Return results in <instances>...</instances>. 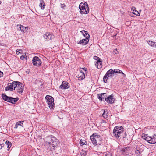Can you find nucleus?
I'll list each match as a JSON object with an SVG mask.
<instances>
[{"label": "nucleus", "instance_id": "f257e3e1", "mask_svg": "<svg viewBox=\"0 0 156 156\" xmlns=\"http://www.w3.org/2000/svg\"><path fill=\"white\" fill-rule=\"evenodd\" d=\"M47 141L49 147H50V150L52 151L55 149V148L57 145L58 140L53 136L48 137L47 138Z\"/></svg>", "mask_w": 156, "mask_h": 156}, {"label": "nucleus", "instance_id": "f03ea898", "mask_svg": "<svg viewBox=\"0 0 156 156\" xmlns=\"http://www.w3.org/2000/svg\"><path fill=\"white\" fill-rule=\"evenodd\" d=\"M80 12L81 14H86L89 12V8L86 2L81 3L79 5Z\"/></svg>", "mask_w": 156, "mask_h": 156}, {"label": "nucleus", "instance_id": "7ed1b4c3", "mask_svg": "<svg viewBox=\"0 0 156 156\" xmlns=\"http://www.w3.org/2000/svg\"><path fill=\"white\" fill-rule=\"evenodd\" d=\"M142 137L148 143L151 144L156 143V135L155 134L152 136H148L145 134H143Z\"/></svg>", "mask_w": 156, "mask_h": 156}, {"label": "nucleus", "instance_id": "20e7f679", "mask_svg": "<svg viewBox=\"0 0 156 156\" xmlns=\"http://www.w3.org/2000/svg\"><path fill=\"white\" fill-rule=\"evenodd\" d=\"M46 102L48 106L50 109H53L54 108V98L51 96L47 95L45 97Z\"/></svg>", "mask_w": 156, "mask_h": 156}, {"label": "nucleus", "instance_id": "39448f33", "mask_svg": "<svg viewBox=\"0 0 156 156\" xmlns=\"http://www.w3.org/2000/svg\"><path fill=\"white\" fill-rule=\"evenodd\" d=\"M2 96L3 99L4 100L12 104H15L18 100V99L17 98H13L11 97H8L4 94H2Z\"/></svg>", "mask_w": 156, "mask_h": 156}, {"label": "nucleus", "instance_id": "423d86ee", "mask_svg": "<svg viewBox=\"0 0 156 156\" xmlns=\"http://www.w3.org/2000/svg\"><path fill=\"white\" fill-rule=\"evenodd\" d=\"M24 86L20 82L16 81L15 86V89L18 93L21 94L23 90Z\"/></svg>", "mask_w": 156, "mask_h": 156}, {"label": "nucleus", "instance_id": "0eeeda50", "mask_svg": "<svg viewBox=\"0 0 156 156\" xmlns=\"http://www.w3.org/2000/svg\"><path fill=\"white\" fill-rule=\"evenodd\" d=\"M114 73L115 71L111 69L108 71L104 76L103 79L104 82L106 83L108 78L112 76Z\"/></svg>", "mask_w": 156, "mask_h": 156}, {"label": "nucleus", "instance_id": "6e6552de", "mask_svg": "<svg viewBox=\"0 0 156 156\" xmlns=\"http://www.w3.org/2000/svg\"><path fill=\"white\" fill-rule=\"evenodd\" d=\"M32 61L33 64L37 66H40L42 63L40 59L37 56H35L33 57Z\"/></svg>", "mask_w": 156, "mask_h": 156}, {"label": "nucleus", "instance_id": "1a4fd4ad", "mask_svg": "<svg viewBox=\"0 0 156 156\" xmlns=\"http://www.w3.org/2000/svg\"><path fill=\"white\" fill-rule=\"evenodd\" d=\"M16 81H13L12 83H9L7 87L5 89V91L7 90H13L15 89V86L16 83Z\"/></svg>", "mask_w": 156, "mask_h": 156}, {"label": "nucleus", "instance_id": "9d476101", "mask_svg": "<svg viewBox=\"0 0 156 156\" xmlns=\"http://www.w3.org/2000/svg\"><path fill=\"white\" fill-rule=\"evenodd\" d=\"M105 100L108 103L112 104L114 103L115 98H114V95L112 94L105 98Z\"/></svg>", "mask_w": 156, "mask_h": 156}, {"label": "nucleus", "instance_id": "9b49d317", "mask_svg": "<svg viewBox=\"0 0 156 156\" xmlns=\"http://www.w3.org/2000/svg\"><path fill=\"white\" fill-rule=\"evenodd\" d=\"M43 37L45 41H48L52 40L54 38V36L50 33L47 32L44 35Z\"/></svg>", "mask_w": 156, "mask_h": 156}, {"label": "nucleus", "instance_id": "f8f14e48", "mask_svg": "<svg viewBox=\"0 0 156 156\" xmlns=\"http://www.w3.org/2000/svg\"><path fill=\"white\" fill-rule=\"evenodd\" d=\"M76 76L79 78V80H82L85 77L84 72H83L82 70H80Z\"/></svg>", "mask_w": 156, "mask_h": 156}, {"label": "nucleus", "instance_id": "ddd939ff", "mask_svg": "<svg viewBox=\"0 0 156 156\" xmlns=\"http://www.w3.org/2000/svg\"><path fill=\"white\" fill-rule=\"evenodd\" d=\"M89 39L88 38L82 39L80 41H77V43L79 44H80L83 45H86L88 42Z\"/></svg>", "mask_w": 156, "mask_h": 156}, {"label": "nucleus", "instance_id": "4468645a", "mask_svg": "<svg viewBox=\"0 0 156 156\" xmlns=\"http://www.w3.org/2000/svg\"><path fill=\"white\" fill-rule=\"evenodd\" d=\"M69 87V84L67 82L63 81L59 87L62 89H68Z\"/></svg>", "mask_w": 156, "mask_h": 156}, {"label": "nucleus", "instance_id": "2eb2a0df", "mask_svg": "<svg viewBox=\"0 0 156 156\" xmlns=\"http://www.w3.org/2000/svg\"><path fill=\"white\" fill-rule=\"evenodd\" d=\"M17 27L18 30H19L20 29L21 31L23 33H25L28 30V27L21 25H17Z\"/></svg>", "mask_w": 156, "mask_h": 156}, {"label": "nucleus", "instance_id": "dca6fc26", "mask_svg": "<svg viewBox=\"0 0 156 156\" xmlns=\"http://www.w3.org/2000/svg\"><path fill=\"white\" fill-rule=\"evenodd\" d=\"M123 128L122 126H116L114 128L113 130V132H119V131H121V133H122L123 132Z\"/></svg>", "mask_w": 156, "mask_h": 156}, {"label": "nucleus", "instance_id": "f3484780", "mask_svg": "<svg viewBox=\"0 0 156 156\" xmlns=\"http://www.w3.org/2000/svg\"><path fill=\"white\" fill-rule=\"evenodd\" d=\"M121 131H119V132H113V135L116 139H118L119 137L121 135Z\"/></svg>", "mask_w": 156, "mask_h": 156}, {"label": "nucleus", "instance_id": "a211bd4d", "mask_svg": "<svg viewBox=\"0 0 156 156\" xmlns=\"http://www.w3.org/2000/svg\"><path fill=\"white\" fill-rule=\"evenodd\" d=\"M102 63L101 59H100L97 61L96 63L95 64L96 66L98 69H101L102 66Z\"/></svg>", "mask_w": 156, "mask_h": 156}, {"label": "nucleus", "instance_id": "6ab92c4d", "mask_svg": "<svg viewBox=\"0 0 156 156\" xmlns=\"http://www.w3.org/2000/svg\"><path fill=\"white\" fill-rule=\"evenodd\" d=\"M80 32L83 34V36L85 37H86V38H88V39H89V35L88 34V33H87V31H85L84 30H83L82 31H81Z\"/></svg>", "mask_w": 156, "mask_h": 156}, {"label": "nucleus", "instance_id": "aec40b11", "mask_svg": "<svg viewBox=\"0 0 156 156\" xmlns=\"http://www.w3.org/2000/svg\"><path fill=\"white\" fill-rule=\"evenodd\" d=\"M106 94L105 93L99 94H98V98L100 101H102L105 97V95Z\"/></svg>", "mask_w": 156, "mask_h": 156}, {"label": "nucleus", "instance_id": "412c9836", "mask_svg": "<svg viewBox=\"0 0 156 156\" xmlns=\"http://www.w3.org/2000/svg\"><path fill=\"white\" fill-rule=\"evenodd\" d=\"M23 121H20L17 122L14 128L17 129L18 127L19 126H20L23 127Z\"/></svg>", "mask_w": 156, "mask_h": 156}, {"label": "nucleus", "instance_id": "4be33fe9", "mask_svg": "<svg viewBox=\"0 0 156 156\" xmlns=\"http://www.w3.org/2000/svg\"><path fill=\"white\" fill-rule=\"evenodd\" d=\"M40 3L39 6L42 9H44L45 8V3L43 0H40Z\"/></svg>", "mask_w": 156, "mask_h": 156}, {"label": "nucleus", "instance_id": "5701e85b", "mask_svg": "<svg viewBox=\"0 0 156 156\" xmlns=\"http://www.w3.org/2000/svg\"><path fill=\"white\" fill-rule=\"evenodd\" d=\"M93 136H90V139L92 142L93 144L94 145H96L97 144L96 138H94Z\"/></svg>", "mask_w": 156, "mask_h": 156}, {"label": "nucleus", "instance_id": "b1692460", "mask_svg": "<svg viewBox=\"0 0 156 156\" xmlns=\"http://www.w3.org/2000/svg\"><path fill=\"white\" fill-rule=\"evenodd\" d=\"M148 44L152 47L154 46L156 47V42H153L151 41H148L147 42Z\"/></svg>", "mask_w": 156, "mask_h": 156}, {"label": "nucleus", "instance_id": "393cba45", "mask_svg": "<svg viewBox=\"0 0 156 156\" xmlns=\"http://www.w3.org/2000/svg\"><path fill=\"white\" fill-rule=\"evenodd\" d=\"M113 71H115V73H122L123 75V77H125L126 76L125 74L123 73L122 71L120 70L119 69L113 70Z\"/></svg>", "mask_w": 156, "mask_h": 156}, {"label": "nucleus", "instance_id": "a878e982", "mask_svg": "<svg viewBox=\"0 0 156 156\" xmlns=\"http://www.w3.org/2000/svg\"><path fill=\"white\" fill-rule=\"evenodd\" d=\"M103 116L105 118H107L108 116L107 110H104V113L102 114Z\"/></svg>", "mask_w": 156, "mask_h": 156}, {"label": "nucleus", "instance_id": "bb28decb", "mask_svg": "<svg viewBox=\"0 0 156 156\" xmlns=\"http://www.w3.org/2000/svg\"><path fill=\"white\" fill-rule=\"evenodd\" d=\"M6 144L8 145L7 147L8 148H9L11 146L12 144L11 143L8 141H6L5 142Z\"/></svg>", "mask_w": 156, "mask_h": 156}, {"label": "nucleus", "instance_id": "cd10ccee", "mask_svg": "<svg viewBox=\"0 0 156 156\" xmlns=\"http://www.w3.org/2000/svg\"><path fill=\"white\" fill-rule=\"evenodd\" d=\"M20 58L21 60H23L24 59H26L27 58L26 56L25 53L24 55H23L21 56H20Z\"/></svg>", "mask_w": 156, "mask_h": 156}, {"label": "nucleus", "instance_id": "c85d7f7f", "mask_svg": "<svg viewBox=\"0 0 156 156\" xmlns=\"http://www.w3.org/2000/svg\"><path fill=\"white\" fill-rule=\"evenodd\" d=\"M85 143H86V141L84 140H83L82 139L80 140V144L81 146H83L84 144H85Z\"/></svg>", "mask_w": 156, "mask_h": 156}, {"label": "nucleus", "instance_id": "c756f323", "mask_svg": "<svg viewBox=\"0 0 156 156\" xmlns=\"http://www.w3.org/2000/svg\"><path fill=\"white\" fill-rule=\"evenodd\" d=\"M135 153L136 154L137 156H138L140 154V153L139 150H136L135 151Z\"/></svg>", "mask_w": 156, "mask_h": 156}, {"label": "nucleus", "instance_id": "7c9ffc66", "mask_svg": "<svg viewBox=\"0 0 156 156\" xmlns=\"http://www.w3.org/2000/svg\"><path fill=\"white\" fill-rule=\"evenodd\" d=\"M135 13H134L137 16H140V13H139L136 10H135Z\"/></svg>", "mask_w": 156, "mask_h": 156}, {"label": "nucleus", "instance_id": "2f4dec72", "mask_svg": "<svg viewBox=\"0 0 156 156\" xmlns=\"http://www.w3.org/2000/svg\"><path fill=\"white\" fill-rule=\"evenodd\" d=\"M94 59L97 60L98 61V60H99L100 59H101L99 58L97 56H94Z\"/></svg>", "mask_w": 156, "mask_h": 156}, {"label": "nucleus", "instance_id": "473e14b6", "mask_svg": "<svg viewBox=\"0 0 156 156\" xmlns=\"http://www.w3.org/2000/svg\"><path fill=\"white\" fill-rule=\"evenodd\" d=\"M97 134L96 133H94L92 135H91V136H93L94 138H98L97 137Z\"/></svg>", "mask_w": 156, "mask_h": 156}, {"label": "nucleus", "instance_id": "72a5a7b5", "mask_svg": "<svg viewBox=\"0 0 156 156\" xmlns=\"http://www.w3.org/2000/svg\"><path fill=\"white\" fill-rule=\"evenodd\" d=\"M81 156H86V153L85 152L83 151L81 153Z\"/></svg>", "mask_w": 156, "mask_h": 156}, {"label": "nucleus", "instance_id": "f704fd0d", "mask_svg": "<svg viewBox=\"0 0 156 156\" xmlns=\"http://www.w3.org/2000/svg\"><path fill=\"white\" fill-rule=\"evenodd\" d=\"M126 150V148H123V149H122V150H121L122 153V154H123V153Z\"/></svg>", "mask_w": 156, "mask_h": 156}, {"label": "nucleus", "instance_id": "c9c22d12", "mask_svg": "<svg viewBox=\"0 0 156 156\" xmlns=\"http://www.w3.org/2000/svg\"><path fill=\"white\" fill-rule=\"evenodd\" d=\"M3 73L0 71V77L3 76Z\"/></svg>", "mask_w": 156, "mask_h": 156}, {"label": "nucleus", "instance_id": "e433bc0d", "mask_svg": "<svg viewBox=\"0 0 156 156\" xmlns=\"http://www.w3.org/2000/svg\"><path fill=\"white\" fill-rule=\"evenodd\" d=\"M114 52L115 54H118V51H117L116 49H115L114 51Z\"/></svg>", "mask_w": 156, "mask_h": 156}, {"label": "nucleus", "instance_id": "4c0bfd02", "mask_svg": "<svg viewBox=\"0 0 156 156\" xmlns=\"http://www.w3.org/2000/svg\"><path fill=\"white\" fill-rule=\"evenodd\" d=\"M106 156H111V154L110 153H108V154H106L105 155Z\"/></svg>", "mask_w": 156, "mask_h": 156}, {"label": "nucleus", "instance_id": "58836bf2", "mask_svg": "<svg viewBox=\"0 0 156 156\" xmlns=\"http://www.w3.org/2000/svg\"><path fill=\"white\" fill-rule=\"evenodd\" d=\"M131 9L132 10H133V11L134 12L135 11V8L134 7H132L131 8Z\"/></svg>", "mask_w": 156, "mask_h": 156}, {"label": "nucleus", "instance_id": "ea45409f", "mask_svg": "<svg viewBox=\"0 0 156 156\" xmlns=\"http://www.w3.org/2000/svg\"><path fill=\"white\" fill-rule=\"evenodd\" d=\"M16 53L18 55V54H19L20 53V52L19 51L16 50Z\"/></svg>", "mask_w": 156, "mask_h": 156}, {"label": "nucleus", "instance_id": "a19ab883", "mask_svg": "<svg viewBox=\"0 0 156 156\" xmlns=\"http://www.w3.org/2000/svg\"><path fill=\"white\" fill-rule=\"evenodd\" d=\"M86 69V68H84L82 69H83V70H84V71L85 72H86V69Z\"/></svg>", "mask_w": 156, "mask_h": 156}, {"label": "nucleus", "instance_id": "79ce46f5", "mask_svg": "<svg viewBox=\"0 0 156 156\" xmlns=\"http://www.w3.org/2000/svg\"><path fill=\"white\" fill-rule=\"evenodd\" d=\"M1 4V2L0 1V5Z\"/></svg>", "mask_w": 156, "mask_h": 156}]
</instances>
